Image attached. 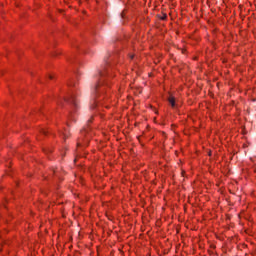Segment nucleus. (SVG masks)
<instances>
[{
	"mask_svg": "<svg viewBox=\"0 0 256 256\" xmlns=\"http://www.w3.org/2000/svg\"><path fill=\"white\" fill-rule=\"evenodd\" d=\"M168 101H169L171 107H175V97L170 96V97L168 98Z\"/></svg>",
	"mask_w": 256,
	"mask_h": 256,
	"instance_id": "nucleus-1",
	"label": "nucleus"
},
{
	"mask_svg": "<svg viewBox=\"0 0 256 256\" xmlns=\"http://www.w3.org/2000/svg\"><path fill=\"white\" fill-rule=\"evenodd\" d=\"M160 19H161L162 21H165V19H167V14H163Z\"/></svg>",
	"mask_w": 256,
	"mask_h": 256,
	"instance_id": "nucleus-2",
	"label": "nucleus"
},
{
	"mask_svg": "<svg viewBox=\"0 0 256 256\" xmlns=\"http://www.w3.org/2000/svg\"><path fill=\"white\" fill-rule=\"evenodd\" d=\"M135 56L134 55H130V59H133Z\"/></svg>",
	"mask_w": 256,
	"mask_h": 256,
	"instance_id": "nucleus-3",
	"label": "nucleus"
},
{
	"mask_svg": "<svg viewBox=\"0 0 256 256\" xmlns=\"http://www.w3.org/2000/svg\"><path fill=\"white\" fill-rule=\"evenodd\" d=\"M50 79H53V76H50Z\"/></svg>",
	"mask_w": 256,
	"mask_h": 256,
	"instance_id": "nucleus-4",
	"label": "nucleus"
}]
</instances>
